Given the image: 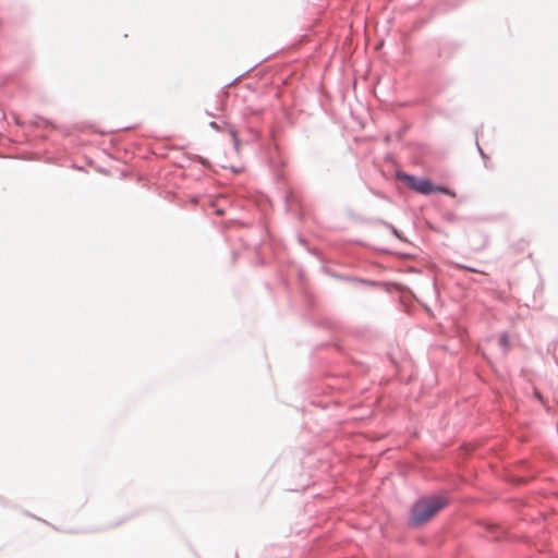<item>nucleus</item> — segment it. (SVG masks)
Returning a JSON list of instances; mask_svg holds the SVG:
<instances>
[{"mask_svg": "<svg viewBox=\"0 0 558 558\" xmlns=\"http://www.w3.org/2000/svg\"><path fill=\"white\" fill-rule=\"evenodd\" d=\"M447 505V500L441 496H428L418 499L411 509L409 524L420 526L434 518Z\"/></svg>", "mask_w": 558, "mask_h": 558, "instance_id": "obj_1", "label": "nucleus"}, {"mask_svg": "<svg viewBox=\"0 0 558 558\" xmlns=\"http://www.w3.org/2000/svg\"><path fill=\"white\" fill-rule=\"evenodd\" d=\"M401 179L414 191L422 193V194H432V193H444L449 194L448 190L446 187H440L434 185L429 180L427 179H418L410 174H403Z\"/></svg>", "mask_w": 558, "mask_h": 558, "instance_id": "obj_2", "label": "nucleus"}, {"mask_svg": "<svg viewBox=\"0 0 558 558\" xmlns=\"http://www.w3.org/2000/svg\"><path fill=\"white\" fill-rule=\"evenodd\" d=\"M499 343L500 345L505 349V350H508L509 347H510V343H509V336L507 333H504L501 335L500 339H499Z\"/></svg>", "mask_w": 558, "mask_h": 558, "instance_id": "obj_3", "label": "nucleus"}, {"mask_svg": "<svg viewBox=\"0 0 558 558\" xmlns=\"http://www.w3.org/2000/svg\"><path fill=\"white\" fill-rule=\"evenodd\" d=\"M231 135L233 137V141H234V145H235V148L239 149V143H238V137H236V134L235 132H231Z\"/></svg>", "mask_w": 558, "mask_h": 558, "instance_id": "obj_4", "label": "nucleus"}, {"mask_svg": "<svg viewBox=\"0 0 558 558\" xmlns=\"http://www.w3.org/2000/svg\"><path fill=\"white\" fill-rule=\"evenodd\" d=\"M211 126L217 128V124L215 122H211Z\"/></svg>", "mask_w": 558, "mask_h": 558, "instance_id": "obj_5", "label": "nucleus"}]
</instances>
